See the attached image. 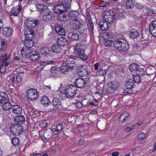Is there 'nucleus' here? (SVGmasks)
Listing matches in <instances>:
<instances>
[{
	"label": "nucleus",
	"instance_id": "nucleus-1",
	"mask_svg": "<svg viewBox=\"0 0 156 156\" xmlns=\"http://www.w3.org/2000/svg\"><path fill=\"white\" fill-rule=\"evenodd\" d=\"M26 27L29 29L27 30L26 35V40H31L35 37L34 32L30 29L38 27L40 24V22L38 20H30L29 19H26L25 22Z\"/></svg>",
	"mask_w": 156,
	"mask_h": 156
},
{
	"label": "nucleus",
	"instance_id": "nucleus-2",
	"mask_svg": "<svg viewBox=\"0 0 156 156\" xmlns=\"http://www.w3.org/2000/svg\"><path fill=\"white\" fill-rule=\"evenodd\" d=\"M113 44L116 50L121 53L127 52L129 48L128 42L125 39L122 38L115 40Z\"/></svg>",
	"mask_w": 156,
	"mask_h": 156
},
{
	"label": "nucleus",
	"instance_id": "nucleus-3",
	"mask_svg": "<svg viewBox=\"0 0 156 156\" xmlns=\"http://www.w3.org/2000/svg\"><path fill=\"white\" fill-rule=\"evenodd\" d=\"M71 0H60L58 4L54 7V11L55 13L59 14L66 12L70 7Z\"/></svg>",
	"mask_w": 156,
	"mask_h": 156
},
{
	"label": "nucleus",
	"instance_id": "nucleus-4",
	"mask_svg": "<svg viewBox=\"0 0 156 156\" xmlns=\"http://www.w3.org/2000/svg\"><path fill=\"white\" fill-rule=\"evenodd\" d=\"M24 48H23L21 50V54L23 57L25 58H29L30 59L33 61H37L40 58V54L39 52L37 50L29 49V51L26 53L24 51Z\"/></svg>",
	"mask_w": 156,
	"mask_h": 156
},
{
	"label": "nucleus",
	"instance_id": "nucleus-5",
	"mask_svg": "<svg viewBox=\"0 0 156 156\" xmlns=\"http://www.w3.org/2000/svg\"><path fill=\"white\" fill-rule=\"evenodd\" d=\"M82 43L81 42L76 43L74 46V54L77 57H79L83 61L86 60L87 56L84 54L85 49L83 48Z\"/></svg>",
	"mask_w": 156,
	"mask_h": 156
},
{
	"label": "nucleus",
	"instance_id": "nucleus-6",
	"mask_svg": "<svg viewBox=\"0 0 156 156\" xmlns=\"http://www.w3.org/2000/svg\"><path fill=\"white\" fill-rule=\"evenodd\" d=\"M77 91V89L73 85H70L67 86L65 90L66 96L67 98L74 96Z\"/></svg>",
	"mask_w": 156,
	"mask_h": 156
},
{
	"label": "nucleus",
	"instance_id": "nucleus-7",
	"mask_svg": "<svg viewBox=\"0 0 156 156\" xmlns=\"http://www.w3.org/2000/svg\"><path fill=\"white\" fill-rule=\"evenodd\" d=\"M26 95L27 98L31 101L36 100L39 98L38 92L34 88L28 89L26 91Z\"/></svg>",
	"mask_w": 156,
	"mask_h": 156
},
{
	"label": "nucleus",
	"instance_id": "nucleus-8",
	"mask_svg": "<svg viewBox=\"0 0 156 156\" xmlns=\"http://www.w3.org/2000/svg\"><path fill=\"white\" fill-rule=\"evenodd\" d=\"M10 132L13 135H19L23 132V128L20 124H12L10 126Z\"/></svg>",
	"mask_w": 156,
	"mask_h": 156
},
{
	"label": "nucleus",
	"instance_id": "nucleus-9",
	"mask_svg": "<svg viewBox=\"0 0 156 156\" xmlns=\"http://www.w3.org/2000/svg\"><path fill=\"white\" fill-rule=\"evenodd\" d=\"M126 88L123 90V93L126 94L133 93L132 89L135 86L133 82H132V80L129 79L125 83Z\"/></svg>",
	"mask_w": 156,
	"mask_h": 156
},
{
	"label": "nucleus",
	"instance_id": "nucleus-10",
	"mask_svg": "<svg viewBox=\"0 0 156 156\" xmlns=\"http://www.w3.org/2000/svg\"><path fill=\"white\" fill-rule=\"evenodd\" d=\"M145 76L146 75L144 73V71L141 69L135 74L133 75L132 77L133 81L138 84L142 82V80H143V77Z\"/></svg>",
	"mask_w": 156,
	"mask_h": 156
},
{
	"label": "nucleus",
	"instance_id": "nucleus-11",
	"mask_svg": "<svg viewBox=\"0 0 156 156\" xmlns=\"http://www.w3.org/2000/svg\"><path fill=\"white\" fill-rule=\"evenodd\" d=\"M88 69L86 65H80L77 68L78 75L81 77H84L88 74Z\"/></svg>",
	"mask_w": 156,
	"mask_h": 156
},
{
	"label": "nucleus",
	"instance_id": "nucleus-12",
	"mask_svg": "<svg viewBox=\"0 0 156 156\" xmlns=\"http://www.w3.org/2000/svg\"><path fill=\"white\" fill-rule=\"evenodd\" d=\"M80 35L83 38H85L87 36L88 27L85 23H83V25L78 30Z\"/></svg>",
	"mask_w": 156,
	"mask_h": 156
},
{
	"label": "nucleus",
	"instance_id": "nucleus-13",
	"mask_svg": "<svg viewBox=\"0 0 156 156\" xmlns=\"http://www.w3.org/2000/svg\"><path fill=\"white\" fill-rule=\"evenodd\" d=\"M40 51L41 54L44 56L48 57L52 56L53 53L48 47H43L40 49Z\"/></svg>",
	"mask_w": 156,
	"mask_h": 156
},
{
	"label": "nucleus",
	"instance_id": "nucleus-14",
	"mask_svg": "<svg viewBox=\"0 0 156 156\" xmlns=\"http://www.w3.org/2000/svg\"><path fill=\"white\" fill-rule=\"evenodd\" d=\"M74 84L76 87L80 89H83L86 86L85 81L81 78L76 79L74 82Z\"/></svg>",
	"mask_w": 156,
	"mask_h": 156
},
{
	"label": "nucleus",
	"instance_id": "nucleus-15",
	"mask_svg": "<svg viewBox=\"0 0 156 156\" xmlns=\"http://www.w3.org/2000/svg\"><path fill=\"white\" fill-rule=\"evenodd\" d=\"M55 29L58 35H65L66 34V32L63 26L61 24H56L55 26Z\"/></svg>",
	"mask_w": 156,
	"mask_h": 156
},
{
	"label": "nucleus",
	"instance_id": "nucleus-16",
	"mask_svg": "<svg viewBox=\"0 0 156 156\" xmlns=\"http://www.w3.org/2000/svg\"><path fill=\"white\" fill-rule=\"evenodd\" d=\"M79 34L77 32H70L69 33L68 37L71 41H78L80 37Z\"/></svg>",
	"mask_w": 156,
	"mask_h": 156
},
{
	"label": "nucleus",
	"instance_id": "nucleus-17",
	"mask_svg": "<svg viewBox=\"0 0 156 156\" xmlns=\"http://www.w3.org/2000/svg\"><path fill=\"white\" fill-rule=\"evenodd\" d=\"M3 35L6 37H9L13 33L12 29L10 27H5L3 29Z\"/></svg>",
	"mask_w": 156,
	"mask_h": 156
},
{
	"label": "nucleus",
	"instance_id": "nucleus-18",
	"mask_svg": "<svg viewBox=\"0 0 156 156\" xmlns=\"http://www.w3.org/2000/svg\"><path fill=\"white\" fill-rule=\"evenodd\" d=\"M62 13L58 14V18L59 20L65 22L70 20V18L69 17L67 12H65V13Z\"/></svg>",
	"mask_w": 156,
	"mask_h": 156
},
{
	"label": "nucleus",
	"instance_id": "nucleus-19",
	"mask_svg": "<svg viewBox=\"0 0 156 156\" xmlns=\"http://www.w3.org/2000/svg\"><path fill=\"white\" fill-rule=\"evenodd\" d=\"M85 14V18L87 19L88 20V23L90 27V28L91 30L92 31V33H93L94 30L93 23L92 22L91 17L90 14V12L87 10L86 11Z\"/></svg>",
	"mask_w": 156,
	"mask_h": 156
},
{
	"label": "nucleus",
	"instance_id": "nucleus-20",
	"mask_svg": "<svg viewBox=\"0 0 156 156\" xmlns=\"http://www.w3.org/2000/svg\"><path fill=\"white\" fill-rule=\"evenodd\" d=\"M25 120V117L21 115L16 116L14 119V121L16 122V124H20V125L24 123Z\"/></svg>",
	"mask_w": 156,
	"mask_h": 156
},
{
	"label": "nucleus",
	"instance_id": "nucleus-21",
	"mask_svg": "<svg viewBox=\"0 0 156 156\" xmlns=\"http://www.w3.org/2000/svg\"><path fill=\"white\" fill-rule=\"evenodd\" d=\"M108 23H109L107 21H106L105 20H103L101 21L99 25L102 31H105L108 29Z\"/></svg>",
	"mask_w": 156,
	"mask_h": 156
},
{
	"label": "nucleus",
	"instance_id": "nucleus-22",
	"mask_svg": "<svg viewBox=\"0 0 156 156\" xmlns=\"http://www.w3.org/2000/svg\"><path fill=\"white\" fill-rule=\"evenodd\" d=\"M9 101V98L7 94L3 92H0V105L6 101Z\"/></svg>",
	"mask_w": 156,
	"mask_h": 156
},
{
	"label": "nucleus",
	"instance_id": "nucleus-23",
	"mask_svg": "<svg viewBox=\"0 0 156 156\" xmlns=\"http://www.w3.org/2000/svg\"><path fill=\"white\" fill-rule=\"evenodd\" d=\"M53 106L56 108H59L61 107V103L59 99L57 98H53V100L51 102Z\"/></svg>",
	"mask_w": 156,
	"mask_h": 156
},
{
	"label": "nucleus",
	"instance_id": "nucleus-24",
	"mask_svg": "<svg viewBox=\"0 0 156 156\" xmlns=\"http://www.w3.org/2000/svg\"><path fill=\"white\" fill-rule=\"evenodd\" d=\"M22 9L21 5L19 4L18 5V8L16 9H12L9 12L10 15L11 16H16L20 13Z\"/></svg>",
	"mask_w": 156,
	"mask_h": 156
},
{
	"label": "nucleus",
	"instance_id": "nucleus-25",
	"mask_svg": "<svg viewBox=\"0 0 156 156\" xmlns=\"http://www.w3.org/2000/svg\"><path fill=\"white\" fill-rule=\"evenodd\" d=\"M65 63L68 66L70 70L74 69V68L76 66V64L75 61L71 58L69 59V60L66 61Z\"/></svg>",
	"mask_w": 156,
	"mask_h": 156
},
{
	"label": "nucleus",
	"instance_id": "nucleus-26",
	"mask_svg": "<svg viewBox=\"0 0 156 156\" xmlns=\"http://www.w3.org/2000/svg\"><path fill=\"white\" fill-rule=\"evenodd\" d=\"M82 25L83 23L81 21L73 22L71 25V28L73 30H78Z\"/></svg>",
	"mask_w": 156,
	"mask_h": 156
},
{
	"label": "nucleus",
	"instance_id": "nucleus-27",
	"mask_svg": "<svg viewBox=\"0 0 156 156\" xmlns=\"http://www.w3.org/2000/svg\"><path fill=\"white\" fill-rule=\"evenodd\" d=\"M40 102L41 104L45 106L51 104L50 101L48 97L46 96L41 98Z\"/></svg>",
	"mask_w": 156,
	"mask_h": 156
},
{
	"label": "nucleus",
	"instance_id": "nucleus-28",
	"mask_svg": "<svg viewBox=\"0 0 156 156\" xmlns=\"http://www.w3.org/2000/svg\"><path fill=\"white\" fill-rule=\"evenodd\" d=\"M129 69L131 72L135 71L137 73L140 71L139 65L135 63L130 64L129 66Z\"/></svg>",
	"mask_w": 156,
	"mask_h": 156
},
{
	"label": "nucleus",
	"instance_id": "nucleus-29",
	"mask_svg": "<svg viewBox=\"0 0 156 156\" xmlns=\"http://www.w3.org/2000/svg\"><path fill=\"white\" fill-rule=\"evenodd\" d=\"M57 44H53L51 47V51L53 52L58 53H60L61 51V48Z\"/></svg>",
	"mask_w": 156,
	"mask_h": 156
},
{
	"label": "nucleus",
	"instance_id": "nucleus-30",
	"mask_svg": "<svg viewBox=\"0 0 156 156\" xmlns=\"http://www.w3.org/2000/svg\"><path fill=\"white\" fill-rule=\"evenodd\" d=\"M67 40L64 37H61L58 38L57 43L59 46H64L67 43Z\"/></svg>",
	"mask_w": 156,
	"mask_h": 156
},
{
	"label": "nucleus",
	"instance_id": "nucleus-31",
	"mask_svg": "<svg viewBox=\"0 0 156 156\" xmlns=\"http://www.w3.org/2000/svg\"><path fill=\"white\" fill-rule=\"evenodd\" d=\"M25 45L27 47L24 51L27 50L29 51V49L32 50V48L34 46V41H32V40H25ZM26 51V52H27Z\"/></svg>",
	"mask_w": 156,
	"mask_h": 156
},
{
	"label": "nucleus",
	"instance_id": "nucleus-32",
	"mask_svg": "<svg viewBox=\"0 0 156 156\" xmlns=\"http://www.w3.org/2000/svg\"><path fill=\"white\" fill-rule=\"evenodd\" d=\"M129 114L126 112H124L120 116L119 120V121L124 122L129 119Z\"/></svg>",
	"mask_w": 156,
	"mask_h": 156
},
{
	"label": "nucleus",
	"instance_id": "nucleus-33",
	"mask_svg": "<svg viewBox=\"0 0 156 156\" xmlns=\"http://www.w3.org/2000/svg\"><path fill=\"white\" fill-rule=\"evenodd\" d=\"M7 41L4 38L1 40L0 51H5L7 48Z\"/></svg>",
	"mask_w": 156,
	"mask_h": 156
},
{
	"label": "nucleus",
	"instance_id": "nucleus-34",
	"mask_svg": "<svg viewBox=\"0 0 156 156\" xmlns=\"http://www.w3.org/2000/svg\"><path fill=\"white\" fill-rule=\"evenodd\" d=\"M108 85L111 88L113 89L114 90H117L119 85V83L115 80L109 83Z\"/></svg>",
	"mask_w": 156,
	"mask_h": 156
},
{
	"label": "nucleus",
	"instance_id": "nucleus-35",
	"mask_svg": "<svg viewBox=\"0 0 156 156\" xmlns=\"http://www.w3.org/2000/svg\"><path fill=\"white\" fill-rule=\"evenodd\" d=\"M67 12L70 20L72 17H78L80 15L79 12L76 10L70 11Z\"/></svg>",
	"mask_w": 156,
	"mask_h": 156
},
{
	"label": "nucleus",
	"instance_id": "nucleus-36",
	"mask_svg": "<svg viewBox=\"0 0 156 156\" xmlns=\"http://www.w3.org/2000/svg\"><path fill=\"white\" fill-rule=\"evenodd\" d=\"M139 35V33L135 30H133V31L130 32L129 34V37L133 39L137 38Z\"/></svg>",
	"mask_w": 156,
	"mask_h": 156
},
{
	"label": "nucleus",
	"instance_id": "nucleus-37",
	"mask_svg": "<svg viewBox=\"0 0 156 156\" xmlns=\"http://www.w3.org/2000/svg\"><path fill=\"white\" fill-rule=\"evenodd\" d=\"M10 55L9 54L2 55L0 57V63L7 62L6 61L9 58Z\"/></svg>",
	"mask_w": 156,
	"mask_h": 156
},
{
	"label": "nucleus",
	"instance_id": "nucleus-38",
	"mask_svg": "<svg viewBox=\"0 0 156 156\" xmlns=\"http://www.w3.org/2000/svg\"><path fill=\"white\" fill-rule=\"evenodd\" d=\"M11 63L10 62L0 63V72L2 73H4L7 67Z\"/></svg>",
	"mask_w": 156,
	"mask_h": 156
},
{
	"label": "nucleus",
	"instance_id": "nucleus-39",
	"mask_svg": "<svg viewBox=\"0 0 156 156\" xmlns=\"http://www.w3.org/2000/svg\"><path fill=\"white\" fill-rule=\"evenodd\" d=\"M68 66L66 64H63L59 68V70L62 73H65L68 72L70 69H69Z\"/></svg>",
	"mask_w": 156,
	"mask_h": 156
},
{
	"label": "nucleus",
	"instance_id": "nucleus-40",
	"mask_svg": "<svg viewBox=\"0 0 156 156\" xmlns=\"http://www.w3.org/2000/svg\"><path fill=\"white\" fill-rule=\"evenodd\" d=\"M3 103L2 107L4 110H9L13 107L11 104L8 101H6Z\"/></svg>",
	"mask_w": 156,
	"mask_h": 156
},
{
	"label": "nucleus",
	"instance_id": "nucleus-41",
	"mask_svg": "<svg viewBox=\"0 0 156 156\" xmlns=\"http://www.w3.org/2000/svg\"><path fill=\"white\" fill-rule=\"evenodd\" d=\"M12 111L16 114H20L22 112V108L17 105L13 106Z\"/></svg>",
	"mask_w": 156,
	"mask_h": 156
},
{
	"label": "nucleus",
	"instance_id": "nucleus-42",
	"mask_svg": "<svg viewBox=\"0 0 156 156\" xmlns=\"http://www.w3.org/2000/svg\"><path fill=\"white\" fill-rule=\"evenodd\" d=\"M113 37V35L109 33H104L103 35V37L105 39V40H108V41H112Z\"/></svg>",
	"mask_w": 156,
	"mask_h": 156
},
{
	"label": "nucleus",
	"instance_id": "nucleus-43",
	"mask_svg": "<svg viewBox=\"0 0 156 156\" xmlns=\"http://www.w3.org/2000/svg\"><path fill=\"white\" fill-rule=\"evenodd\" d=\"M105 19L106 21L108 22L109 24H111L113 22L114 19H115V14H114L113 16H108Z\"/></svg>",
	"mask_w": 156,
	"mask_h": 156
},
{
	"label": "nucleus",
	"instance_id": "nucleus-44",
	"mask_svg": "<svg viewBox=\"0 0 156 156\" xmlns=\"http://www.w3.org/2000/svg\"><path fill=\"white\" fill-rule=\"evenodd\" d=\"M105 15L104 18L110 16H113L115 14L113 12V11L111 10H106L104 12Z\"/></svg>",
	"mask_w": 156,
	"mask_h": 156
},
{
	"label": "nucleus",
	"instance_id": "nucleus-45",
	"mask_svg": "<svg viewBox=\"0 0 156 156\" xmlns=\"http://www.w3.org/2000/svg\"><path fill=\"white\" fill-rule=\"evenodd\" d=\"M50 70L51 73L55 74L59 70V67L57 65L52 66L50 68Z\"/></svg>",
	"mask_w": 156,
	"mask_h": 156
},
{
	"label": "nucleus",
	"instance_id": "nucleus-46",
	"mask_svg": "<svg viewBox=\"0 0 156 156\" xmlns=\"http://www.w3.org/2000/svg\"><path fill=\"white\" fill-rule=\"evenodd\" d=\"M146 10V15L148 16L153 15L154 13V10L150 7H147Z\"/></svg>",
	"mask_w": 156,
	"mask_h": 156
},
{
	"label": "nucleus",
	"instance_id": "nucleus-47",
	"mask_svg": "<svg viewBox=\"0 0 156 156\" xmlns=\"http://www.w3.org/2000/svg\"><path fill=\"white\" fill-rule=\"evenodd\" d=\"M12 143L13 146H18L20 144V140L19 138L15 137L12 139Z\"/></svg>",
	"mask_w": 156,
	"mask_h": 156
},
{
	"label": "nucleus",
	"instance_id": "nucleus-48",
	"mask_svg": "<svg viewBox=\"0 0 156 156\" xmlns=\"http://www.w3.org/2000/svg\"><path fill=\"white\" fill-rule=\"evenodd\" d=\"M44 135L45 136V142H48L49 141L50 139L51 136V133L49 132H46L44 133Z\"/></svg>",
	"mask_w": 156,
	"mask_h": 156
},
{
	"label": "nucleus",
	"instance_id": "nucleus-49",
	"mask_svg": "<svg viewBox=\"0 0 156 156\" xmlns=\"http://www.w3.org/2000/svg\"><path fill=\"white\" fill-rule=\"evenodd\" d=\"M88 103L91 106L94 105L96 106L98 105L99 103L96 99L93 98L91 101L90 100H89Z\"/></svg>",
	"mask_w": 156,
	"mask_h": 156
},
{
	"label": "nucleus",
	"instance_id": "nucleus-50",
	"mask_svg": "<svg viewBox=\"0 0 156 156\" xmlns=\"http://www.w3.org/2000/svg\"><path fill=\"white\" fill-rule=\"evenodd\" d=\"M50 11L48 6H45L42 12V13L46 16H49L50 14Z\"/></svg>",
	"mask_w": 156,
	"mask_h": 156
},
{
	"label": "nucleus",
	"instance_id": "nucleus-51",
	"mask_svg": "<svg viewBox=\"0 0 156 156\" xmlns=\"http://www.w3.org/2000/svg\"><path fill=\"white\" fill-rule=\"evenodd\" d=\"M36 8H37V10L41 12H42V11L44 8V7L45 6V5H43L41 4H37L36 5Z\"/></svg>",
	"mask_w": 156,
	"mask_h": 156
},
{
	"label": "nucleus",
	"instance_id": "nucleus-52",
	"mask_svg": "<svg viewBox=\"0 0 156 156\" xmlns=\"http://www.w3.org/2000/svg\"><path fill=\"white\" fill-rule=\"evenodd\" d=\"M126 3L129 8H132V7L134 6V4L132 0H126Z\"/></svg>",
	"mask_w": 156,
	"mask_h": 156
},
{
	"label": "nucleus",
	"instance_id": "nucleus-53",
	"mask_svg": "<svg viewBox=\"0 0 156 156\" xmlns=\"http://www.w3.org/2000/svg\"><path fill=\"white\" fill-rule=\"evenodd\" d=\"M146 135V133H140L138 136V140L140 141L143 140L145 138Z\"/></svg>",
	"mask_w": 156,
	"mask_h": 156
},
{
	"label": "nucleus",
	"instance_id": "nucleus-54",
	"mask_svg": "<svg viewBox=\"0 0 156 156\" xmlns=\"http://www.w3.org/2000/svg\"><path fill=\"white\" fill-rule=\"evenodd\" d=\"M153 28H156V20H154L149 25V28H151L152 30H153Z\"/></svg>",
	"mask_w": 156,
	"mask_h": 156
},
{
	"label": "nucleus",
	"instance_id": "nucleus-55",
	"mask_svg": "<svg viewBox=\"0 0 156 156\" xmlns=\"http://www.w3.org/2000/svg\"><path fill=\"white\" fill-rule=\"evenodd\" d=\"M47 122L45 120L41 121L39 124L40 127L42 128H44L47 126Z\"/></svg>",
	"mask_w": 156,
	"mask_h": 156
},
{
	"label": "nucleus",
	"instance_id": "nucleus-56",
	"mask_svg": "<svg viewBox=\"0 0 156 156\" xmlns=\"http://www.w3.org/2000/svg\"><path fill=\"white\" fill-rule=\"evenodd\" d=\"M106 41L105 42V44L106 46H110L112 43V41H108V40H106Z\"/></svg>",
	"mask_w": 156,
	"mask_h": 156
},
{
	"label": "nucleus",
	"instance_id": "nucleus-57",
	"mask_svg": "<svg viewBox=\"0 0 156 156\" xmlns=\"http://www.w3.org/2000/svg\"><path fill=\"white\" fill-rule=\"evenodd\" d=\"M96 73L97 75L101 76L103 74V73L101 69H99L96 72Z\"/></svg>",
	"mask_w": 156,
	"mask_h": 156
},
{
	"label": "nucleus",
	"instance_id": "nucleus-58",
	"mask_svg": "<svg viewBox=\"0 0 156 156\" xmlns=\"http://www.w3.org/2000/svg\"><path fill=\"white\" fill-rule=\"evenodd\" d=\"M56 128V129L58 131L59 133H60V131L63 129L62 128V127H61V126L60 125V124H58Z\"/></svg>",
	"mask_w": 156,
	"mask_h": 156
},
{
	"label": "nucleus",
	"instance_id": "nucleus-59",
	"mask_svg": "<svg viewBox=\"0 0 156 156\" xmlns=\"http://www.w3.org/2000/svg\"><path fill=\"white\" fill-rule=\"evenodd\" d=\"M99 6L100 7H105V2L102 1L99 4Z\"/></svg>",
	"mask_w": 156,
	"mask_h": 156
},
{
	"label": "nucleus",
	"instance_id": "nucleus-60",
	"mask_svg": "<svg viewBox=\"0 0 156 156\" xmlns=\"http://www.w3.org/2000/svg\"><path fill=\"white\" fill-rule=\"evenodd\" d=\"M56 129V128H54L51 129V132L54 133V134L55 135L59 133L58 131Z\"/></svg>",
	"mask_w": 156,
	"mask_h": 156
},
{
	"label": "nucleus",
	"instance_id": "nucleus-61",
	"mask_svg": "<svg viewBox=\"0 0 156 156\" xmlns=\"http://www.w3.org/2000/svg\"><path fill=\"white\" fill-rule=\"evenodd\" d=\"M43 19L44 20L46 21H48L50 20V18L48 17V16H47L45 15H44Z\"/></svg>",
	"mask_w": 156,
	"mask_h": 156
},
{
	"label": "nucleus",
	"instance_id": "nucleus-62",
	"mask_svg": "<svg viewBox=\"0 0 156 156\" xmlns=\"http://www.w3.org/2000/svg\"><path fill=\"white\" fill-rule=\"evenodd\" d=\"M16 78V81L17 82L20 83L21 82L22 77L20 75L17 76Z\"/></svg>",
	"mask_w": 156,
	"mask_h": 156
},
{
	"label": "nucleus",
	"instance_id": "nucleus-63",
	"mask_svg": "<svg viewBox=\"0 0 156 156\" xmlns=\"http://www.w3.org/2000/svg\"><path fill=\"white\" fill-rule=\"evenodd\" d=\"M75 106L77 107L80 108L81 107L82 105L80 102H78L75 104Z\"/></svg>",
	"mask_w": 156,
	"mask_h": 156
},
{
	"label": "nucleus",
	"instance_id": "nucleus-64",
	"mask_svg": "<svg viewBox=\"0 0 156 156\" xmlns=\"http://www.w3.org/2000/svg\"><path fill=\"white\" fill-rule=\"evenodd\" d=\"M99 66V63H95L94 65V69L95 70H97L98 69V66Z\"/></svg>",
	"mask_w": 156,
	"mask_h": 156
}]
</instances>
